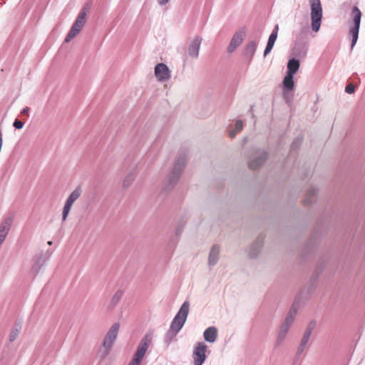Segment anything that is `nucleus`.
<instances>
[{"instance_id": "nucleus-47", "label": "nucleus", "mask_w": 365, "mask_h": 365, "mask_svg": "<svg viewBox=\"0 0 365 365\" xmlns=\"http://www.w3.org/2000/svg\"><path fill=\"white\" fill-rule=\"evenodd\" d=\"M128 365H140V362L133 359Z\"/></svg>"}, {"instance_id": "nucleus-22", "label": "nucleus", "mask_w": 365, "mask_h": 365, "mask_svg": "<svg viewBox=\"0 0 365 365\" xmlns=\"http://www.w3.org/2000/svg\"><path fill=\"white\" fill-rule=\"evenodd\" d=\"M283 91H292L294 87V75L287 73L283 81Z\"/></svg>"}, {"instance_id": "nucleus-41", "label": "nucleus", "mask_w": 365, "mask_h": 365, "mask_svg": "<svg viewBox=\"0 0 365 365\" xmlns=\"http://www.w3.org/2000/svg\"><path fill=\"white\" fill-rule=\"evenodd\" d=\"M310 338L309 337H307V336H302V338L300 341V343L302 344H304L306 346L308 345V343H309V341Z\"/></svg>"}, {"instance_id": "nucleus-12", "label": "nucleus", "mask_w": 365, "mask_h": 365, "mask_svg": "<svg viewBox=\"0 0 365 365\" xmlns=\"http://www.w3.org/2000/svg\"><path fill=\"white\" fill-rule=\"evenodd\" d=\"M245 37V31L240 30L232 36L227 47V52L232 53L243 41Z\"/></svg>"}, {"instance_id": "nucleus-4", "label": "nucleus", "mask_w": 365, "mask_h": 365, "mask_svg": "<svg viewBox=\"0 0 365 365\" xmlns=\"http://www.w3.org/2000/svg\"><path fill=\"white\" fill-rule=\"evenodd\" d=\"M189 309L190 303L188 301H185L171 322L170 330L178 334L182 329L187 320Z\"/></svg>"}, {"instance_id": "nucleus-26", "label": "nucleus", "mask_w": 365, "mask_h": 365, "mask_svg": "<svg viewBox=\"0 0 365 365\" xmlns=\"http://www.w3.org/2000/svg\"><path fill=\"white\" fill-rule=\"evenodd\" d=\"M135 169L132 168L123 180V186L124 188L128 187L131 185L135 179Z\"/></svg>"}, {"instance_id": "nucleus-50", "label": "nucleus", "mask_w": 365, "mask_h": 365, "mask_svg": "<svg viewBox=\"0 0 365 365\" xmlns=\"http://www.w3.org/2000/svg\"><path fill=\"white\" fill-rule=\"evenodd\" d=\"M247 140V138H244L243 139V143H245Z\"/></svg>"}, {"instance_id": "nucleus-40", "label": "nucleus", "mask_w": 365, "mask_h": 365, "mask_svg": "<svg viewBox=\"0 0 365 365\" xmlns=\"http://www.w3.org/2000/svg\"><path fill=\"white\" fill-rule=\"evenodd\" d=\"M317 325V322L315 320H312L309 322L307 327L306 329H307L308 330H310L311 331H313V330L314 329L315 327Z\"/></svg>"}, {"instance_id": "nucleus-44", "label": "nucleus", "mask_w": 365, "mask_h": 365, "mask_svg": "<svg viewBox=\"0 0 365 365\" xmlns=\"http://www.w3.org/2000/svg\"><path fill=\"white\" fill-rule=\"evenodd\" d=\"M312 334V331H311L310 330H308L307 329H305L304 334H303V336H307V337H311V335Z\"/></svg>"}, {"instance_id": "nucleus-21", "label": "nucleus", "mask_w": 365, "mask_h": 365, "mask_svg": "<svg viewBox=\"0 0 365 365\" xmlns=\"http://www.w3.org/2000/svg\"><path fill=\"white\" fill-rule=\"evenodd\" d=\"M290 327H291L283 324H281L275 343L277 346H280L283 341L285 339Z\"/></svg>"}, {"instance_id": "nucleus-49", "label": "nucleus", "mask_w": 365, "mask_h": 365, "mask_svg": "<svg viewBox=\"0 0 365 365\" xmlns=\"http://www.w3.org/2000/svg\"><path fill=\"white\" fill-rule=\"evenodd\" d=\"M169 0H158L159 5L163 6L168 3Z\"/></svg>"}, {"instance_id": "nucleus-38", "label": "nucleus", "mask_w": 365, "mask_h": 365, "mask_svg": "<svg viewBox=\"0 0 365 365\" xmlns=\"http://www.w3.org/2000/svg\"><path fill=\"white\" fill-rule=\"evenodd\" d=\"M355 91V86L352 83L348 84L345 88V92L351 94Z\"/></svg>"}, {"instance_id": "nucleus-11", "label": "nucleus", "mask_w": 365, "mask_h": 365, "mask_svg": "<svg viewBox=\"0 0 365 365\" xmlns=\"http://www.w3.org/2000/svg\"><path fill=\"white\" fill-rule=\"evenodd\" d=\"M155 75L162 82L168 81L170 78L168 67L163 63H158L155 67Z\"/></svg>"}, {"instance_id": "nucleus-33", "label": "nucleus", "mask_w": 365, "mask_h": 365, "mask_svg": "<svg viewBox=\"0 0 365 365\" xmlns=\"http://www.w3.org/2000/svg\"><path fill=\"white\" fill-rule=\"evenodd\" d=\"M302 143V137L297 136L291 144V150H294L299 148Z\"/></svg>"}, {"instance_id": "nucleus-46", "label": "nucleus", "mask_w": 365, "mask_h": 365, "mask_svg": "<svg viewBox=\"0 0 365 365\" xmlns=\"http://www.w3.org/2000/svg\"><path fill=\"white\" fill-rule=\"evenodd\" d=\"M237 133H238V132L237 130H230V133H229L230 137L232 138H235L236 134H237Z\"/></svg>"}, {"instance_id": "nucleus-42", "label": "nucleus", "mask_w": 365, "mask_h": 365, "mask_svg": "<svg viewBox=\"0 0 365 365\" xmlns=\"http://www.w3.org/2000/svg\"><path fill=\"white\" fill-rule=\"evenodd\" d=\"M29 110L30 108L29 107H25L22 109V110L21 111V114L22 115H26V116H29Z\"/></svg>"}, {"instance_id": "nucleus-48", "label": "nucleus", "mask_w": 365, "mask_h": 365, "mask_svg": "<svg viewBox=\"0 0 365 365\" xmlns=\"http://www.w3.org/2000/svg\"><path fill=\"white\" fill-rule=\"evenodd\" d=\"M182 226H180V225L178 226L175 230L176 235H180L182 232Z\"/></svg>"}, {"instance_id": "nucleus-31", "label": "nucleus", "mask_w": 365, "mask_h": 365, "mask_svg": "<svg viewBox=\"0 0 365 365\" xmlns=\"http://www.w3.org/2000/svg\"><path fill=\"white\" fill-rule=\"evenodd\" d=\"M307 347V346L299 343V346L297 350V352H296V354H295V356H294V362H296L300 358L301 355L306 350Z\"/></svg>"}, {"instance_id": "nucleus-32", "label": "nucleus", "mask_w": 365, "mask_h": 365, "mask_svg": "<svg viewBox=\"0 0 365 365\" xmlns=\"http://www.w3.org/2000/svg\"><path fill=\"white\" fill-rule=\"evenodd\" d=\"M278 31H279V25L277 24L274 28L273 29L271 34L269 35V38H268V41L269 42H273V43H275L277 38V35H278Z\"/></svg>"}, {"instance_id": "nucleus-29", "label": "nucleus", "mask_w": 365, "mask_h": 365, "mask_svg": "<svg viewBox=\"0 0 365 365\" xmlns=\"http://www.w3.org/2000/svg\"><path fill=\"white\" fill-rule=\"evenodd\" d=\"M21 329V325L19 323H16L14 328L11 331L9 335V341L13 342L18 336L19 331Z\"/></svg>"}, {"instance_id": "nucleus-36", "label": "nucleus", "mask_w": 365, "mask_h": 365, "mask_svg": "<svg viewBox=\"0 0 365 365\" xmlns=\"http://www.w3.org/2000/svg\"><path fill=\"white\" fill-rule=\"evenodd\" d=\"M274 45V43L267 41L266 48L264 51V56H267L271 52Z\"/></svg>"}, {"instance_id": "nucleus-23", "label": "nucleus", "mask_w": 365, "mask_h": 365, "mask_svg": "<svg viewBox=\"0 0 365 365\" xmlns=\"http://www.w3.org/2000/svg\"><path fill=\"white\" fill-rule=\"evenodd\" d=\"M301 294H302L300 293L295 297V299H294L289 312L287 313V314L291 315L294 317H296L298 309L301 305V301H300Z\"/></svg>"}, {"instance_id": "nucleus-17", "label": "nucleus", "mask_w": 365, "mask_h": 365, "mask_svg": "<svg viewBox=\"0 0 365 365\" xmlns=\"http://www.w3.org/2000/svg\"><path fill=\"white\" fill-rule=\"evenodd\" d=\"M220 247L217 245H214L210 249L208 257V265L213 267L217 264L219 261Z\"/></svg>"}, {"instance_id": "nucleus-35", "label": "nucleus", "mask_w": 365, "mask_h": 365, "mask_svg": "<svg viewBox=\"0 0 365 365\" xmlns=\"http://www.w3.org/2000/svg\"><path fill=\"white\" fill-rule=\"evenodd\" d=\"M292 91H283L284 98L287 103H289L292 100V94L290 93Z\"/></svg>"}, {"instance_id": "nucleus-30", "label": "nucleus", "mask_w": 365, "mask_h": 365, "mask_svg": "<svg viewBox=\"0 0 365 365\" xmlns=\"http://www.w3.org/2000/svg\"><path fill=\"white\" fill-rule=\"evenodd\" d=\"M177 334V333L169 329L164 336V343L166 344V346H168L172 342Z\"/></svg>"}, {"instance_id": "nucleus-45", "label": "nucleus", "mask_w": 365, "mask_h": 365, "mask_svg": "<svg viewBox=\"0 0 365 365\" xmlns=\"http://www.w3.org/2000/svg\"><path fill=\"white\" fill-rule=\"evenodd\" d=\"M68 212H66L63 210V212H62V220L63 221H66L68 215Z\"/></svg>"}, {"instance_id": "nucleus-25", "label": "nucleus", "mask_w": 365, "mask_h": 365, "mask_svg": "<svg viewBox=\"0 0 365 365\" xmlns=\"http://www.w3.org/2000/svg\"><path fill=\"white\" fill-rule=\"evenodd\" d=\"M82 190L80 186L76 187V189L70 194L66 200V202L73 205L74 202L81 196Z\"/></svg>"}, {"instance_id": "nucleus-37", "label": "nucleus", "mask_w": 365, "mask_h": 365, "mask_svg": "<svg viewBox=\"0 0 365 365\" xmlns=\"http://www.w3.org/2000/svg\"><path fill=\"white\" fill-rule=\"evenodd\" d=\"M24 122L18 119H16L13 123V126L18 130L21 129L24 127Z\"/></svg>"}, {"instance_id": "nucleus-8", "label": "nucleus", "mask_w": 365, "mask_h": 365, "mask_svg": "<svg viewBox=\"0 0 365 365\" xmlns=\"http://www.w3.org/2000/svg\"><path fill=\"white\" fill-rule=\"evenodd\" d=\"M119 329L120 324L118 322H115L112 324L107 334H106L103 339V346L107 351H109L112 348L118 336Z\"/></svg>"}, {"instance_id": "nucleus-27", "label": "nucleus", "mask_w": 365, "mask_h": 365, "mask_svg": "<svg viewBox=\"0 0 365 365\" xmlns=\"http://www.w3.org/2000/svg\"><path fill=\"white\" fill-rule=\"evenodd\" d=\"M317 194V189L314 187H311L307 193V197L304 200V204L305 205H311L314 201V197Z\"/></svg>"}, {"instance_id": "nucleus-9", "label": "nucleus", "mask_w": 365, "mask_h": 365, "mask_svg": "<svg viewBox=\"0 0 365 365\" xmlns=\"http://www.w3.org/2000/svg\"><path fill=\"white\" fill-rule=\"evenodd\" d=\"M267 158V153L259 149L255 150L250 157L249 167L252 169H257L260 167Z\"/></svg>"}, {"instance_id": "nucleus-51", "label": "nucleus", "mask_w": 365, "mask_h": 365, "mask_svg": "<svg viewBox=\"0 0 365 365\" xmlns=\"http://www.w3.org/2000/svg\"><path fill=\"white\" fill-rule=\"evenodd\" d=\"M48 244L49 245H52V242H51V241H48Z\"/></svg>"}, {"instance_id": "nucleus-3", "label": "nucleus", "mask_w": 365, "mask_h": 365, "mask_svg": "<svg viewBox=\"0 0 365 365\" xmlns=\"http://www.w3.org/2000/svg\"><path fill=\"white\" fill-rule=\"evenodd\" d=\"M90 9L91 8L88 4L85 5L82 8L76 19L73 24L70 31H68L65 38L64 41L66 43L70 42L75 36H76L80 33L86 21L87 14L89 12Z\"/></svg>"}, {"instance_id": "nucleus-28", "label": "nucleus", "mask_w": 365, "mask_h": 365, "mask_svg": "<svg viewBox=\"0 0 365 365\" xmlns=\"http://www.w3.org/2000/svg\"><path fill=\"white\" fill-rule=\"evenodd\" d=\"M46 261V258L43 256L38 257L32 267V272L35 274L38 273L41 268L44 265Z\"/></svg>"}, {"instance_id": "nucleus-24", "label": "nucleus", "mask_w": 365, "mask_h": 365, "mask_svg": "<svg viewBox=\"0 0 365 365\" xmlns=\"http://www.w3.org/2000/svg\"><path fill=\"white\" fill-rule=\"evenodd\" d=\"M123 292L122 290H118L112 297L109 304L108 305V309L109 310H112L120 302L123 297Z\"/></svg>"}, {"instance_id": "nucleus-7", "label": "nucleus", "mask_w": 365, "mask_h": 365, "mask_svg": "<svg viewBox=\"0 0 365 365\" xmlns=\"http://www.w3.org/2000/svg\"><path fill=\"white\" fill-rule=\"evenodd\" d=\"M153 339L152 333H147L143 339L140 340L139 344L138 345L137 350L133 356V359L141 363L145 354L151 343Z\"/></svg>"}, {"instance_id": "nucleus-6", "label": "nucleus", "mask_w": 365, "mask_h": 365, "mask_svg": "<svg viewBox=\"0 0 365 365\" xmlns=\"http://www.w3.org/2000/svg\"><path fill=\"white\" fill-rule=\"evenodd\" d=\"M311 6V21L313 31L317 32L321 26L322 8L320 0H309Z\"/></svg>"}, {"instance_id": "nucleus-39", "label": "nucleus", "mask_w": 365, "mask_h": 365, "mask_svg": "<svg viewBox=\"0 0 365 365\" xmlns=\"http://www.w3.org/2000/svg\"><path fill=\"white\" fill-rule=\"evenodd\" d=\"M243 128V122L241 120H237L235 123V130L240 132Z\"/></svg>"}, {"instance_id": "nucleus-16", "label": "nucleus", "mask_w": 365, "mask_h": 365, "mask_svg": "<svg viewBox=\"0 0 365 365\" xmlns=\"http://www.w3.org/2000/svg\"><path fill=\"white\" fill-rule=\"evenodd\" d=\"M308 45L303 42H296L292 48V54L295 58H303L307 56Z\"/></svg>"}, {"instance_id": "nucleus-18", "label": "nucleus", "mask_w": 365, "mask_h": 365, "mask_svg": "<svg viewBox=\"0 0 365 365\" xmlns=\"http://www.w3.org/2000/svg\"><path fill=\"white\" fill-rule=\"evenodd\" d=\"M257 44L258 41H251L246 45L245 48L244 56L248 59L249 62H250L253 58Z\"/></svg>"}, {"instance_id": "nucleus-19", "label": "nucleus", "mask_w": 365, "mask_h": 365, "mask_svg": "<svg viewBox=\"0 0 365 365\" xmlns=\"http://www.w3.org/2000/svg\"><path fill=\"white\" fill-rule=\"evenodd\" d=\"M204 339L209 343H213L216 341L217 336V329L215 327H209L203 333Z\"/></svg>"}, {"instance_id": "nucleus-15", "label": "nucleus", "mask_w": 365, "mask_h": 365, "mask_svg": "<svg viewBox=\"0 0 365 365\" xmlns=\"http://www.w3.org/2000/svg\"><path fill=\"white\" fill-rule=\"evenodd\" d=\"M264 242V236L259 235L256 240L252 244L249 250L250 258H256L260 252Z\"/></svg>"}, {"instance_id": "nucleus-43", "label": "nucleus", "mask_w": 365, "mask_h": 365, "mask_svg": "<svg viewBox=\"0 0 365 365\" xmlns=\"http://www.w3.org/2000/svg\"><path fill=\"white\" fill-rule=\"evenodd\" d=\"M71 207H72V205L66 202L63 210L69 213Z\"/></svg>"}, {"instance_id": "nucleus-13", "label": "nucleus", "mask_w": 365, "mask_h": 365, "mask_svg": "<svg viewBox=\"0 0 365 365\" xmlns=\"http://www.w3.org/2000/svg\"><path fill=\"white\" fill-rule=\"evenodd\" d=\"M202 38L196 36L190 43L188 46L189 56L192 58H197Z\"/></svg>"}, {"instance_id": "nucleus-20", "label": "nucleus", "mask_w": 365, "mask_h": 365, "mask_svg": "<svg viewBox=\"0 0 365 365\" xmlns=\"http://www.w3.org/2000/svg\"><path fill=\"white\" fill-rule=\"evenodd\" d=\"M300 66L299 59L294 57L288 61L287 73L294 75Z\"/></svg>"}, {"instance_id": "nucleus-1", "label": "nucleus", "mask_w": 365, "mask_h": 365, "mask_svg": "<svg viewBox=\"0 0 365 365\" xmlns=\"http://www.w3.org/2000/svg\"><path fill=\"white\" fill-rule=\"evenodd\" d=\"M187 154L185 153L180 154L175 163L173 168L170 173L168 182L164 187L165 192H169L178 182L180 175L185 167L187 163Z\"/></svg>"}, {"instance_id": "nucleus-2", "label": "nucleus", "mask_w": 365, "mask_h": 365, "mask_svg": "<svg viewBox=\"0 0 365 365\" xmlns=\"http://www.w3.org/2000/svg\"><path fill=\"white\" fill-rule=\"evenodd\" d=\"M350 16L351 21L349 22V36L351 39V49H353L359 38L362 13L356 6H354L351 9Z\"/></svg>"}, {"instance_id": "nucleus-14", "label": "nucleus", "mask_w": 365, "mask_h": 365, "mask_svg": "<svg viewBox=\"0 0 365 365\" xmlns=\"http://www.w3.org/2000/svg\"><path fill=\"white\" fill-rule=\"evenodd\" d=\"M13 222L12 217H6L0 224V245L5 240Z\"/></svg>"}, {"instance_id": "nucleus-5", "label": "nucleus", "mask_w": 365, "mask_h": 365, "mask_svg": "<svg viewBox=\"0 0 365 365\" xmlns=\"http://www.w3.org/2000/svg\"><path fill=\"white\" fill-rule=\"evenodd\" d=\"M189 309L190 303L188 301H185L171 322L170 330L178 334L182 329L187 320Z\"/></svg>"}, {"instance_id": "nucleus-34", "label": "nucleus", "mask_w": 365, "mask_h": 365, "mask_svg": "<svg viewBox=\"0 0 365 365\" xmlns=\"http://www.w3.org/2000/svg\"><path fill=\"white\" fill-rule=\"evenodd\" d=\"M294 317L287 314L284 322H282L283 324L287 325L289 327H291L294 321Z\"/></svg>"}, {"instance_id": "nucleus-10", "label": "nucleus", "mask_w": 365, "mask_h": 365, "mask_svg": "<svg viewBox=\"0 0 365 365\" xmlns=\"http://www.w3.org/2000/svg\"><path fill=\"white\" fill-rule=\"evenodd\" d=\"M207 345L203 342H199L193 351V360L195 365H202L206 359Z\"/></svg>"}]
</instances>
